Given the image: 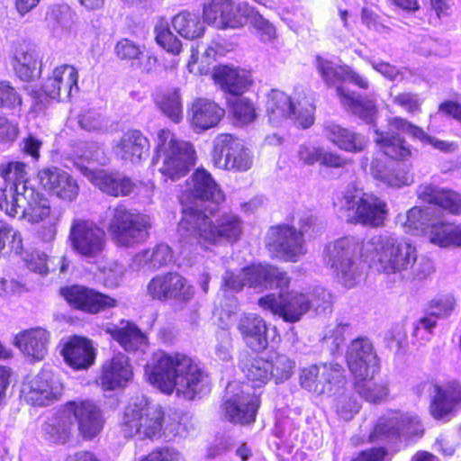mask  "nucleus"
Returning <instances> with one entry per match:
<instances>
[{"label":"nucleus","mask_w":461,"mask_h":461,"mask_svg":"<svg viewBox=\"0 0 461 461\" xmlns=\"http://www.w3.org/2000/svg\"><path fill=\"white\" fill-rule=\"evenodd\" d=\"M187 196L203 201L221 203L224 194L211 173L204 168H197L186 181L184 191Z\"/></svg>","instance_id":"28"},{"label":"nucleus","mask_w":461,"mask_h":461,"mask_svg":"<svg viewBox=\"0 0 461 461\" xmlns=\"http://www.w3.org/2000/svg\"><path fill=\"white\" fill-rule=\"evenodd\" d=\"M339 203L348 221L365 226H381L387 214V206L383 200L355 185L348 186Z\"/></svg>","instance_id":"8"},{"label":"nucleus","mask_w":461,"mask_h":461,"mask_svg":"<svg viewBox=\"0 0 461 461\" xmlns=\"http://www.w3.org/2000/svg\"><path fill=\"white\" fill-rule=\"evenodd\" d=\"M417 194L425 203L436 204L453 214H461V194L456 192L425 184L418 187Z\"/></svg>","instance_id":"39"},{"label":"nucleus","mask_w":461,"mask_h":461,"mask_svg":"<svg viewBox=\"0 0 461 461\" xmlns=\"http://www.w3.org/2000/svg\"><path fill=\"white\" fill-rule=\"evenodd\" d=\"M309 302V311L314 310L321 312L330 308L331 304V295L321 287H315L311 291L305 292Z\"/></svg>","instance_id":"59"},{"label":"nucleus","mask_w":461,"mask_h":461,"mask_svg":"<svg viewBox=\"0 0 461 461\" xmlns=\"http://www.w3.org/2000/svg\"><path fill=\"white\" fill-rule=\"evenodd\" d=\"M149 382L162 393L194 400L210 391L208 376L189 357L181 353L158 352L154 363L145 367Z\"/></svg>","instance_id":"2"},{"label":"nucleus","mask_w":461,"mask_h":461,"mask_svg":"<svg viewBox=\"0 0 461 461\" xmlns=\"http://www.w3.org/2000/svg\"><path fill=\"white\" fill-rule=\"evenodd\" d=\"M69 415L73 423H77L78 431L84 438L91 439L104 427V418L99 408L89 400L70 401L63 405V417Z\"/></svg>","instance_id":"20"},{"label":"nucleus","mask_w":461,"mask_h":461,"mask_svg":"<svg viewBox=\"0 0 461 461\" xmlns=\"http://www.w3.org/2000/svg\"><path fill=\"white\" fill-rule=\"evenodd\" d=\"M116 56L122 60H136L141 55L142 49L134 41L122 39L117 42L114 48Z\"/></svg>","instance_id":"63"},{"label":"nucleus","mask_w":461,"mask_h":461,"mask_svg":"<svg viewBox=\"0 0 461 461\" xmlns=\"http://www.w3.org/2000/svg\"><path fill=\"white\" fill-rule=\"evenodd\" d=\"M72 427L73 420L69 415L63 417L62 407L58 414L46 424L45 431L50 440L64 444L70 437Z\"/></svg>","instance_id":"49"},{"label":"nucleus","mask_w":461,"mask_h":461,"mask_svg":"<svg viewBox=\"0 0 461 461\" xmlns=\"http://www.w3.org/2000/svg\"><path fill=\"white\" fill-rule=\"evenodd\" d=\"M341 105L366 123L375 122L377 107L374 100L351 92L341 86L336 88Z\"/></svg>","instance_id":"35"},{"label":"nucleus","mask_w":461,"mask_h":461,"mask_svg":"<svg viewBox=\"0 0 461 461\" xmlns=\"http://www.w3.org/2000/svg\"><path fill=\"white\" fill-rule=\"evenodd\" d=\"M133 375L129 358L118 353L106 360L102 366L100 384L105 390H113L124 386Z\"/></svg>","instance_id":"29"},{"label":"nucleus","mask_w":461,"mask_h":461,"mask_svg":"<svg viewBox=\"0 0 461 461\" xmlns=\"http://www.w3.org/2000/svg\"><path fill=\"white\" fill-rule=\"evenodd\" d=\"M253 8L247 3L234 6L231 0H219L203 6V20L218 29H236L249 23Z\"/></svg>","instance_id":"14"},{"label":"nucleus","mask_w":461,"mask_h":461,"mask_svg":"<svg viewBox=\"0 0 461 461\" xmlns=\"http://www.w3.org/2000/svg\"><path fill=\"white\" fill-rule=\"evenodd\" d=\"M60 294L74 309L90 314L117 306V300L84 285H69L60 289Z\"/></svg>","instance_id":"19"},{"label":"nucleus","mask_w":461,"mask_h":461,"mask_svg":"<svg viewBox=\"0 0 461 461\" xmlns=\"http://www.w3.org/2000/svg\"><path fill=\"white\" fill-rule=\"evenodd\" d=\"M79 171L101 191L113 195H128L134 189V184L128 177L114 176L104 170H93L86 166H78Z\"/></svg>","instance_id":"30"},{"label":"nucleus","mask_w":461,"mask_h":461,"mask_svg":"<svg viewBox=\"0 0 461 461\" xmlns=\"http://www.w3.org/2000/svg\"><path fill=\"white\" fill-rule=\"evenodd\" d=\"M141 461H186V459L175 448L161 447L149 453Z\"/></svg>","instance_id":"64"},{"label":"nucleus","mask_w":461,"mask_h":461,"mask_svg":"<svg viewBox=\"0 0 461 461\" xmlns=\"http://www.w3.org/2000/svg\"><path fill=\"white\" fill-rule=\"evenodd\" d=\"M323 134L328 140L347 152H361L367 144V139L364 135L335 122L326 123Z\"/></svg>","instance_id":"33"},{"label":"nucleus","mask_w":461,"mask_h":461,"mask_svg":"<svg viewBox=\"0 0 461 461\" xmlns=\"http://www.w3.org/2000/svg\"><path fill=\"white\" fill-rule=\"evenodd\" d=\"M161 111L173 122H178L183 118L182 103L176 89L170 90L157 101Z\"/></svg>","instance_id":"53"},{"label":"nucleus","mask_w":461,"mask_h":461,"mask_svg":"<svg viewBox=\"0 0 461 461\" xmlns=\"http://www.w3.org/2000/svg\"><path fill=\"white\" fill-rule=\"evenodd\" d=\"M26 194L24 202H23L22 217L32 223H37L45 220H49L53 223L59 221V213H56L51 210L48 198L41 194L35 187H28L23 190Z\"/></svg>","instance_id":"26"},{"label":"nucleus","mask_w":461,"mask_h":461,"mask_svg":"<svg viewBox=\"0 0 461 461\" xmlns=\"http://www.w3.org/2000/svg\"><path fill=\"white\" fill-rule=\"evenodd\" d=\"M237 329L245 344L252 350L261 351L267 347V327L260 316L254 313L242 315Z\"/></svg>","instance_id":"31"},{"label":"nucleus","mask_w":461,"mask_h":461,"mask_svg":"<svg viewBox=\"0 0 461 461\" xmlns=\"http://www.w3.org/2000/svg\"><path fill=\"white\" fill-rule=\"evenodd\" d=\"M213 78L222 90L233 96L241 95L252 82L248 71L230 66L216 68Z\"/></svg>","instance_id":"38"},{"label":"nucleus","mask_w":461,"mask_h":461,"mask_svg":"<svg viewBox=\"0 0 461 461\" xmlns=\"http://www.w3.org/2000/svg\"><path fill=\"white\" fill-rule=\"evenodd\" d=\"M50 332L36 327L21 331L15 336V345L26 356L35 360H41L48 352Z\"/></svg>","instance_id":"34"},{"label":"nucleus","mask_w":461,"mask_h":461,"mask_svg":"<svg viewBox=\"0 0 461 461\" xmlns=\"http://www.w3.org/2000/svg\"><path fill=\"white\" fill-rule=\"evenodd\" d=\"M267 361L271 366L269 368L271 378L275 379L276 384L290 378L294 368V362L286 355L275 353Z\"/></svg>","instance_id":"52"},{"label":"nucleus","mask_w":461,"mask_h":461,"mask_svg":"<svg viewBox=\"0 0 461 461\" xmlns=\"http://www.w3.org/2000/svg\"><path fill=\"white\" fill-rule=\"evenodd\" d=\"M243 222L232 212H223L215 220L194 207L183 209L178 223L179 241L186 245H223L237 242L242 234Z\"/></svg>","instance_id":"3"},{"label":"nucleus","mask_w":461,"mask_h":461,"mask_svg":"<svg viewBox=\"0 0 461 461\" xmlns=\"http://www.w3.org/2000/svg\"><path fill=\"white\" fill-rule=\"evenodd\" d=\"M240 368L246 378L253 383V386L260 387L271 379V366L267 359L245 356L240 360Z\"/></svg>","instance_id":"45"},{"label":"nucleus","mask_w":461,"mask_h":461,"mask_svg":"<svg viewBox=\"0 0 461 461\" xmlns=\"http://www.w3.org/2000/svg\"><path fill=\"white\" fill-rule=\"evenodd\" d=\"M455 224L438 221L430 226L429 237L431 243L442 248L450 247L453 244Z\"/></svg>","instance_id":"54"},{"label":"nucleus","mask_w":461,"mask_h":461,"mask_svg":"<svg viewBox=\"0 0 461 461\" xmlns=\"http://www.w3.org/2000/svg\"><path fill=\"white\" fill-rule=\"evenodd\" d=\"M357 256L378 273L393 278L422 280L433 272L431 260L419 255L411 241L391 235H375L364 241L356 237L339 239L326 246L323 259L340 283L352 287L362 277Z\"/></svg>","instance_id":"1"},{"label":"nucleus","mask_w":461,"mask_h":461,"mask_svg":"<svg viewBox=\"0 0 461 461\" xmlns=\"http://www.w3.org/2000/svg\"><path fill=\"white\" fill-rule=\"evenodd\" d=\"M267 247L285 261L296 262L306 253L303 233L289 225L271 227L267 236Z\"/></svg>","instance_id":"15"},{"label":"nucleus","mask_w":461,"mask_h":461,"mask_svg":"<svg viewBox=\"0 0 461 461\" xmlns=\"http://www.w3.org/2000/svg\"><path fill=\"white\" fill-rule=\"evenodd\" d=\"M156 41L167 52L177 55L181 51V41L169 30L167 23H159L155 26Z\"/></svg>","instance_id":"55"},{"label":"nucleus","mask_w":461,"mask_h":461,"mask_svg":"<svg viewBox=\"0 0 461 461\" xmlns=\"http://www.w3.org/2000/svg\"><path fill=\"white\" fill-rule=\"evenodd\" d=\"M237 387L238 384L232 383L226 388L224 415L232 423L241 425L252 423L256 420L259 407L258 395Z\"/></svg>","instance_id":"16"},{"label":"nucleus","mask_w":461,"mask_h":461,"mask_svg":"<svg viewBox=\"0 0 461 461\" xmlns=\"http://www.w3.org/2000/svg\"><path fill=\"white\" fill-rule=\"evenodd\" d=\"M314 106L309 101L299 102L295 105V113L290 114L295 123L300 127L308 128L313 123Z\"/></svg>","instance_id":"61"},{"label":"nucleus","mask_w":461,"mask_h":461,"mask_svg":"<svg viewBox=\"0 0 461 461\" xmlns=\"http://www.w3.org/2000/svg\"><path fill=\"white\" fill-rule=\"evenodd\" d=\"M28 187L3 185L0 186V210L11 217H15L21 209Z\"/></svg>","instance_id":"47"},{"label":"nucleus","mask_w":461,"mask_h":461,"mask_svg":"<svg viewBox=\"0 0 461 461\" xmlns=\"http://www.w3.org/2000/svg\"><path fill=\"white\" fill-rule=\"evenodd\" d=\"M316 67L322 80L328 86H333L343 81H348L362 89L369 87L367 78L354 71L349 66H340L330 60L317 58Z\"/></svg>","instance_id":"27"},{"label":"nucleus","mask_w":461,"mask_h":461,"mask_svg":"<svg viewBox=\"0 0 461 461\" xmlns=\"http://www.w3.org/2000/svg\"><path fill=\"white\" fill-rule=\"evenodd\" d=\"M345 370L334 362L312 365L301 370L303 388L317 395H336L346 384Z\"/></svg>","instance_id":"9"},{"label":"nucleus","mask_w":461,"mask_h":461,"mask_svg":"<svg viewBox=\"0 0 461 461\" xmlns=\"http://www.w3.org/2000/svg\"><path fill=\"white\" fill-rule=\"evenodd\" d=\"M266 110L269 122L277 126L295 113V104L285 93L272 90L267 95Z\"/></svg>","instance_id":"43"},{"label":"nucleus","mask_w":461,"mask_h":461,"mask_svg":"<svg viewBox=\"0 0 461 461\" xmlns=\"http://www.w3.org/2000/svg\"><path fill=\"white\" fill-rule=\"evenodd\" d=\"M14 68L23 81L28 82L40 77L41 66L36 50L28 44H19L14 53Z\"/></svg>","instance_id":"41"},{"label":"nucleus","mask_w":461,"mask_h":461,"mask_svg":"<svg viewBox=\"0 0 461 461\" xmlns=\"http://www.w3.org/2000/svg\"><path fill=\"white\" fill-rule=\"evenodd\" d=\"M348 328V324L339 323L326 331L323 337V343L330 347L331 354H335L339 350L345 341V335Z\"/></svg>","instance_id":"58"},{"label":"nucleus","mask_w":461,"mask_h":461,"mask_svg":"<svg viewBox=\"0 0 461 461\" xmlns=\"http://www.w3.org/2000/svg\"><path fill=\"white\" fill-rule=\"evenodd\" d=\"M175 31L183 38L195 40L202 37L205 31L203 22L196 14L187 11L181 12L172 19Z\"/></svg>","instance_id":"46"},{"label":"nucleus","mask_w":461,"mask_h":461,"mask_svg":"<svg viewBox=\"0 0 461 461\" xmlns=\"http://www.w3.org/2000/svg\"><path fill=\"white\" fill-rule=\"evenodd\" d=\"M106 228L113 242L130 248L145 241L152 228L151 218L122 203L110 206L105 214Z\"/></svg>","instance_id":"5"},{"label":"nucleus","mask_w":461,"mask_h":461,"mask_svg":"<svg viewBox=\"0 0 461 461\" xmlns=\"http://www.w3.org/2000/svg\"><path fill=\"white\" fill-rule=\"evenodd\" d=\"M148 139L137 130L126 131L115 147L116 155L124 161L139 163L148 156Z\"/></svg>","instance_id":"37"},{"label":"nucleus","mask_w":461,"mask_h":461,"mask_svg":"<svg viewBox=\"0 0 461 461\" xmlns=\"http://www.w3.org/2000/svg\"><path fill=\"white\" fill-rule=\"evenodd\" d=\"M370 172L375 179L391 187H402L409 185L412 182L411 176L406 171L389 167L385 161L380 158L373 159Z\"/></svg>","instance_id":"44"},{"label":"nucleus","mask_w":461,"mask_h":461,"mask_svg":"<svg viewBox=\"0 0 461 461\" xmlns=\"http://www.w3.org/2000/svg\"><path fill=\"white\" fill-rule=\"evenodd\" d=\"M194 161V150L189 142L176 140L168 130L158 131L152 163H161L158 170L163 176L172 181L178 180L187 174Z\"/></svg>","instance_id":"6"},{"label":"nucleus","mask_w":461,"mask_h":461,"mask_svg":"<svg viewBox=\"0 0 461 461\" xmlns=\"http://www.w3.org/2000/svg\"><path fill=\"white\" fill-rule=\"evenodd\" d=\"M22 97L7 81H0V107L21 110Z\"/></svg>","instance_id":"60"},{"label":"nucleus","mask_w":461,"mask_h":461,"mask_svg":"<svg viewBox=\"0 0 461 461\" xmlns=\"http://www.w3.org/2000/svg\"><path fill=\"white\" fill-rule=\"evenodd\" d=\"M105 332L128 352H144L149 345L147 336L137 325L128 321H122L119 325H107Z\"/></svg>","instance_id":"32"},{"label":"nucleus","mask_w":461,"mask_h":461,"mask_svg":"<svg viewBox=\"0 0 461 461\" xmlns=\"http://www.w3.org/2000/svg\"><path fill=\"white\" fill-rule=\"evenodd\" d=\"M3 185L34 187L28 180L27 165L21 161H11L0 165Z\"/></svg>","instance_id":"48"},{"label":"nucleus","mask_w":461,"mask_h":461,"mask_svg":"<svg viewBox=\"0 0 461 461\" xmlns=\"http://www.w3.org/2000/svg\"><path fill=\"white\" fill-rule=\"evenodd\" d=\"M77 81L78 72L77 68L71 65L64 64L53 69L51 76L44 81L42 89L46 96L65 101L71 96L74 90H78Z\"/></svg>","instance_id":"23"},{"label":"nucleus","mask_w":461,"mask_h":461,"mask_svg":"<svg viewBox=\"0 0 461 461\" xmlns=\"http://www.w3.org/2000/svg\"><path fill=\"white\" fill-rule=\"evenodd\" d=\"M341 389L334 399V406L337 413L345 420H349L358 411L359 404L353 399L350 393Z\"/></svg>","instance_id":"56"},{"label":"nucleus","mask_w":461,"mask_h":461,"mask_svg":"<svg viewBox=\"0 0 461 461\" xmlns=\"http://www.w3.org/2000/svg\"><path fill=\"white\" fill-rule=\"evenodd\" d=\"M398 220L403 225L406 232L415 234L420 230H422L428 219L427 213L419 207H413L405 215H399Z\"/></svg>","instance_id":"57"},{"label":"nucleus","mask_w":461,"mask_h":461,"mask_svg":"<svg viewBox=\"0 0 461 461\" xmlns=\"http://www.w3.org/2000/svg\"><path fill=\"white\" fill-rule=\"evenodd\" d=\"M387 126L388 131H375L374 141L385 156L394 160H406L412 154L411 146L400 136V132L441 151H448L454 146L453 143L429 136L420 127L400 116L388 118Z\"/></svg>","instance_id":"4"},{"label":"nucleus","mask_w":461,"mask_h":461,"mask_svg":"<svg viewBox=\"0 0 461 461\" xmlns=\"http://www.w3.org/2000/svg\"><path fill=\"white\" fill-rule=\"evenodd\" d=\"M163 420L164 413L159 406L143 397L136 398L125 408L121 429L125 438L153 439L160 436Z\"/></svg>","instance_id":"7"},{"label":"nucleus","mask_w":461,"mask_h":461,"mask_svg":"<svg viewBox=\"0 0 461 461\" xmlns=\"http://www.w3.org/2000/svg\"><path fill=\"white\" fill-rule=\"evenodd\" d=\"M355 389L362 398L370 402H378L388 393L386 386L375 382L374 377L356 378Z\"/></svg>","instance_id":"50"},{"label":"nucleus","mask_w":461,"mask_h":461,"mask_svg":"<svg viewBox=\"0 0 461 461\" xmlns=\"http://www.w3.org/2000/svg\"><path fill=\"white\" fill-rule=\"evenodd\" d=\"M194 288L176 272L156 275L147 285V294L158 301L170 299L186 302L194 296Z\"/></svg>","instance_id":"18"},{"label":"nucleus","mask_w":461,"mask_h":461,"mask_svg":"<svg viewBox=\"0 0 461 461\" xmlns=\"http://www.w3.org/2000/svg\"><path fill=\"white\" fill-rule=\"evenodd\" d=\"M65 361L75 369H86L95 361V348L90 340L74 337L69 339L62 349Z\"/></svg>","instance_id":"40"},{"label":"nucleus","mask_w":461,"mask_h":461,"mask_svg":"<svg viewBox=\"0 0 461 461\" xmlns=\"http://www.w3.org/2000/svg\"><path fill=\"white\" fill-rule=\"evenodd\" d=\"M456 307V299L451 294L439 296L431 301L429 308L433 317H447L451 314Z\"/></svg>","instance_id":"62"},{"label":"nucleus","mask_w":461,"mask_h":461,"mask_svg":"<svg viewBox=\"0 0 461 461\" xmlns=\"http://www.w3.org/2000/svg\"><path fill=\"white\" fill-rule=\"evenodd\" d=\"M258 305L291 323L299 321L309 312L307 294L295 290L262 296Z\"/></svg>","instance_id":"13"},{"label":"nucleus","mask_w":461,"mask_h":461,"mask_svg":"<svg viewBox=\"0 0 461 461\" xmlns=\"http://www.w3.org/2000/svg\"><path fill=\"white\" fill-rule=\"evenodd\" d=\"M416 391L420 395H429V412L435 420H448L461 407V384L458 383L439 384L433 381H424L417 385Z\"/></svg>","instance_id":"11"},{"label":"nucleus","mask_w":461,"mask_h":461,"mask_svg":"<svg viewBox=\"0 0 461 461\" xmlns=\"http://www.w3.org/2000/svg\"><path fill=\"white\" fill-rule=\"evenodd\" d=\"M41 185L49 193L65 201H73L79 191L77 181L65 170L47 167L38 172Z\"/></svg>","instance_id":"22"},{"label":"nucleus","mask_w":461,"mask_h":461,"mask_svg":"<svg viewBox=\"0 0 461 461\" xmlns=\"http://www.w3.org/2000/svg\"><path fill=\"white\" fill-rule=\"evenodd\" d=\"M419 420L416 416L399 411H390L379 418L369 434V441H393L402 435L417 433Z\"/></svg>","instance_id":"17"},{"label":"nucleus","mask_w":461,"mask_h":461,"mask_svg":"<svg viewBox=\"0 0 461 461\" xmlns=\"http://www.w3.org/2000/svg\"><path fill=\"white\" fill-rule=\"evenodd\" d=\"M71 249L86 258H95L101 256L106 246L104 230L95 222L74 219L68 235Z\"/></svg>","instance_id":"12"},{"label":"nucleus","mask_w":461,"mask_h":461,"mask_svg":"<svg viewBox=\"0 0 461 461\" xmlns=\"http://www.w3.org/2000/svg\"><path fill=\"white\" fill-rule=\"evenodd\" d=\"M242 276L246 285L255 289L287 288L290 277L278 267L271 265H252L242 268Z\"/></svg>","instance_id":"24"},{"label":"nucleus","mask_w":461,"mask_h":461,"mask_svg":"<svg viewBox=\"0 0 461 461\" xmlns=\"http://www.w3.org/2000/svg\"><path fill=\"white\" fill-rule=\"evenodd\" d=\"M346 359L355 379L374 377L379 371V362L371 341L365 337L351 341L348 347Z\"/></svg>","instance_id":"21"},{"label":"nucleus","mask_w":461,"mask_h":461,"mask_svg":"<svg viewBox=\"0 0 461 461\" xmlns=\"http://www.w3.org/2000/svg\"><path fill=\"white\" fill-rule=\"evenodd\" d=\"M212 162L218 168L245 172L251 168L253 154L231 134H219L213 140Z\"/></svg>","instance_id":"10"},{"label":"nucleus","mask_w":461,"mask_h":461,"mask_svg":"<svg viewBox=\"0 0 461 461\" xmlns=\"http://www.w3.org/2000/svg\"><path fill=\"white\" fill-rule=\"evenodd\" d=\"M224 114V109L214 101L198 97L188 110V120L193 130L201 132L217 126Z\"/></svg>","instance_id":"25"},{"label":"nucleus","mask_w":461,"mask_h":461,"mask_svg":"<svg viewBox=\"0 0 461 461\" xmlns=\"http://www.w3.org/2000/svg\"><path fill=\"white\" fill-rule=\"evenodd\" d=\"M22 393L26 402L33 405H46L59 394L52 385V375L47 370L41 371L25 384Z\"/></svg>","instance_id":"36"},{"label":"nucleus","mask_w":461,"mask_h":461,"mask_svg":"<svg viewBox=\"0 0 461 461\" xmlns=\"http://www.w3.org/2000/svg\"><path fill=\"white\" fill-rule=\"evenodd\" d=\"M173 261V251L171 248L165 243H159L137 253L132 264L137 268L147 267L149 269L157 270Z\"/></svg>","instance_id":"42"},{"label":"nucleus","mask_w":461,"mask_h":461,"mask_svg":"<svg viewBox=\"0 0 461 461\" xmlns=\"http://www.w3.org/2000/svg\"><path fill=\"white\" fill-rule=\"evenodd\" d=\"M228 103L230 112L238 123L247 124L255 120L256 109L249 99L240 95L232 96L228 100Z\"/></svg>","instance_id":"51"}]
</instances>
